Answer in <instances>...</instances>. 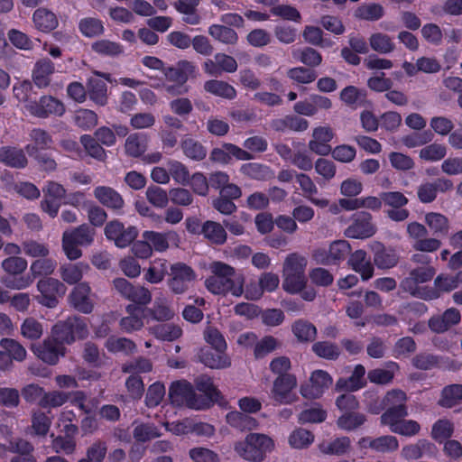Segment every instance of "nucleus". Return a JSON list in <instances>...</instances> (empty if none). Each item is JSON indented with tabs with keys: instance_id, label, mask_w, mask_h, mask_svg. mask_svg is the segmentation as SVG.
I'll return each mask as SVG.
<instances>
[{
	"instance_id": "1",
	"label": "nucleus",
	"mask_w": 462,
	"mask_h": 462,
	"mask_svg": "<svg viewBox=\"0 0 462 462\" xmlns=\"http://www.w3.org/2000/svg\"><path fill=\"white\" fill-rule=\"evenodd\" d=\"M211 274L205 280L207 290L214 295L241 297L244 293L245 276L223 262L215 261L209 265Z\"/></svg>"
},
{
	"instance_id": "2",
	"label": "nucleus",
	"mask_w": 462,
	"mask_h": 462,
	"mask_svg": "<svg viewBox=\"0 0 462 462\" xmlns=\"http://www.w3.org/2000/svg\"><path fill=\"white\" fill-rule=\"evenodd\" d=\"M274 448L273 440L264 434L251 433L235 445L236 452L244 459L261 462Z\"/></svg>"
},
{
	"instance_id": "3",
	"label": "nucleus",
	"mask_w": 462,
	"mask_h": 462,
	"mask_svg": "<svg viewBox=\"0 0 462 462\" xmlns=\"http://www.w3.org/2000/svg\"><path fill=\"white\" fill-rule=\"evenodd\" d=\"M169 396L172 404L186 406L193 410L208 408V400L195 393L193 385L187 381L173 382L169 390Z\"/></svg>"
},
{
	"instance_id": "4",
	"label": "nucleus",
	"mask_w": 462,
	"mask_h": 462,
	"mask_svg": "<svg viewBox=\"0 0 462 462\" xmlns=\"http://www.w3.org/2000/svg\"><path fill=\"white\" fill-rule=\"evenodd\" d=\"M195 66L192 62L182 60L176 68H168L165 72V81L162 88L169 94L177 96L188 92L185 86L189 77L195 72Z\"/></svg>"
},
{
	"instance_id": "5",
	"label": "nucleus",
	"mask_w": 462,
	"mask_h": 462,
	"mask_svg": "<svg viewBox=\"0 0 462 462\" xmlns=\"http://www.w3.org/2000/svg\"><path fill=\"white\" fill-rule=\"evenodd\" d=\"M36 287L39 295L35 296V300L39 304L49 309L55 308L59 303V299L66 293V286L55 278L41 279L38 281Z\"/></svg>"
},
{
	"instance_id": "6",
	"label": "nucleus",
	"mask_w": 462,
	"mask_h": 462,
	"mask_svg": "<svg viewBox=\"0 0 462 462\" xmlns=\"http://www.w3.org/2000/svg\"><path fill=\"white\" fill-rule=\"evenodd\" d=\"M407 395L399 389L389 391L382 401V407L378 409H371L373 413H379L381 409H386L382 416L389 415V420L397 417H406L408 415L406 406Z\"/></svg>"
},
{
	"instance_id": "7",
	"label": "nucleus",
	"mask_w": 462,
	"mask_h": 462,
	"mask_svg": "<svg viewBox=\"0 0 462 462\" xmlns=\"http://www.w3.org/2000/svg\"><path fill=\"white\" fill-rule=\"evenodd\" d=\"M296 386L295 375L277 376L273 383L271 397L281 404H291L298 399L293 392Z\"/></svg>"
},
{
	"instance_id": "8",
	"label": "nucleus",
	"mask_w": 462,
	"mask_h": 462,
	"mask_svg": "<svg viewBox=\"0 0 462 462\" xmlns=\"http://www.w3.org/2000/svg\"><path fill=\"white\" fill-rule=\"evenodd\" d=\"M31 349L41 360L51 365H56L66 353V347L51 335L42 343L33 345Z\"/></svg>"
},
{
	"instance_id": "9",
	"label": "nucleus",
	"mask_w": 462,
	"mask_h": 462,
	"mask_svg": "<svg viewBox=\"0 0 462 462\" xmlns=\"http://www.w3.org/2000/svg\"><path fill=\"white\" fill-rule=\"evenodd\" d=\"M333 383L332 377L324 370L314 371L310 382L300 386V394L304 398L318 399L323 395Z\"/></svg>"
},
{
	"instance_id": "10",
	"label": "nucleus",
	"mask_w": 462,
	"mask_h": 462,
	"mask_svg": "<svg viewBox=\"0 0 462 462\" xmlns=\"http://www.w3.org/2000/svg\"><path fill=\"white\" fill-rule=\"evenodd\" d=\"M171 276L168 285L175 294L184 293L189 283L195 279L193 270L182 263H177L171 266Z\"/></svg>"
},
{
	"instance_id": "11",
	"label": "nucleus",
	"mask_w": 462,
	"mask_h": 462,
	"mask_svg": "<svg viewBox=\"0 0 462 462\" xmlns=\"http://www.w3.org/2000/svg\"><path fill=\"white\" fill-rule=\"evenodd\" d=\"M105 235L107 239L113 240L117 247L128 246L137 236L138 232L134 226L125 227L118 220H113L106 224Z\"/></svg>"
},
{
	"instance_id": "12",
	"label": "nucleus",
	"mask_w": 462,
	"mask_h": 462,
	"mask_svg": "<svg viewBox=\"0 0 462 462\" xmlns=\"http://www.w3.org/2000/svg\"><path fill=\"white\" fill-rule=\"evenodd\" d=\"M375 231L371 214L362 211L354 215L353 222L345 230V235L350 238L365 239L374 236Z\"/></svg>"
},
{
	"instance_id": "13",
	"label": "nucleus",
	"mask_w": 462,
	"mask_h": 462,
	"mask_svg": "<svg viewBox=\"0 0 462 462\" xmlns=\"http://www.w3.org/2000/svg\"><path fill=\"white\" fill-rule=\"evenodd\" d=\"M145 313L151 319L157 322L170 321L176 315L171 300L162 292L156 295L152 305L145 309Z\"/></svg>"
},
{
	"instance_id": "14",
	"label": "nucleus",
	"mask_w": 462,
	"mask_h": 462,
	"mask_svg": "<svg viewBox=\"0 0 462 462\" xmlns=\"http://www.w3.org/2000/svg\"><path fill=\"white\" fill-rule=\"evenodd\" d=\"M70 305L77 310L88 314L94 309V300L91 288L87 282H79L69 295Z\"/></svg>"
},
{
	"instance_id": "15",
	"label": "nucleus",
	"mask_w": 462,
	"mask_h": 462,
	"mask_svg": "<svg viewBox=\"0 0 462 462\" xmlns=\"http://www.w3.org/2000/svg\"><path fill=\"white\" fill-rule=\"evenodd\" d=\"M334 132L329 126H318L313 129L312 139L309 142V148L318 155L326 156L331 152L329 142L334 137Z\"/></svg>"
},
{
	"instance_id": "16",
	"label": "nucleus",
	"mask_w": 462,
	"mask_h": 462,
	"mask_svg": "<svg viewBox=\"0 0 462 462\" xmlns=\"http://www.w3.org/2000/svg\"><path fill=\"white\" fill-rule=\"evenodd\" d=\"M64 111L63 104L51 96H44L38 102L29 105V113L37 117H46L49 115L61 116Z\"/></svg>"
},
{
	"instance_id": "17",
	"label": "nucleus",
	"mask_w": 462,
	"mask_h": 462,
	"mask_svg": "<svg viewBox=\"0 0 462 462\" xmlns=\"http://www.w3.org/2000/svg\"><path fill=\"white\" fill-rule=\"evenodd\" d=\"M389 415L381 416V423L390 428L393 433L405 437H413L420 430V425L413 420H405V417H397L391 420Z\"/></svg>"
},
{
	"instance_id": "18",
	"label": "nucleus",
	"mask_w": 462,
	"mask_h": 462,
	"mask_svg": "<svg viewBox=\"0 0 462 462\" xmlns=\"http://www.w3.org/2000/svg\"><path fill=\"white\" fill-rule=\"evenodd\" d=\"M436 273L434 267L426 265L413 269L402 281V288L412 295L418 293V285L430 281Z\"/></svg>"
},
{
	"instance_id": "19",
	"label": "nucleus",
	"mask_w": 462,
	"mask_h": 462,
	"mask_svg": "<svg viewBox=\"0 0 462 462\" xmlns=\"http://www.w3.org/2000/svg\"><path fill=\"white\" fill-rule=\"evenodd\" d=\"M436 447L427 439H419L415 443L404 445L401 450V457L408 461L417 460L423 457H433Z\"/></svg>"
},
{
	"instance_id": "20",
	"label": "nucleus",
	"mask_w": 462,
	"mask_h": 462,
	"mask_svg": "<svg viewBox=\"0 0 462 462\" xmlns=\"http://www.w3.org/2000/svg\"><path fill=\"white\" fill-rule=\"evenodd\" d=\"M144 240H147L151 244L152 251L159 253L165 252L169 248V242L178 244L180 241L179 235L173 231L168 232H156V231H144L142 235Z\"/></svg>"
},
{
	"instance_id": "21",
	"label": "nucleus",
	"mask_w": 462,
	"mask_h": 462,
	"mask_svg": "<svg viewBox=\"0 0 462 462\" xmlns=\"http://www.w3.org/2000/svg\"><path fill=\"white\" fill-rule=\"evenodd\" d=\"M93 194L96 199L107 208L120 210L125 206L123 197L111 187L97 186L95 188Z\"/></svg>"
},
{
	"instance_id": "22",
	"label": "nucleus",
	"mask_w": 462,
	"mask_h": 462,
	"mask_svg": "<svg viewBox=\"0 0 462 462\" xmlns=\"http://www.w3.org/2000/svg\"><path fill=\"white\" fill-rule=\"evenodd\" d=\"M348 264L361 275L364 281L371 279L374 275V265L364 250L355 251L348 259Z\"/></svg>"
},
{
	"instance_id": "23",
	"label": "nucleus",
	"mask_w": 462,
	"mask_h": 462,
	"mask_svg": "<svg viewBox=\"0 0 462 462\" xmlns=\"http://www.w3.org/2000/svg\"><path fill=\"white\" fill-rule=\"evenodd\" d=\"M461 320V315L458 310L455 308L448 309L441 316L433 317L429 320V327L437 333H442L450 327L457 325Z\"/></svg>"
},
{
	"instance_id": "24",
	"label": "nucleus",
	"mask_w": 462,
	"mask_h": 462,
	"mask_svg": "<svg viewBox=\"0 0 462 462\" xmlns=\"http://www.w3.org/2000/svg\"><path fill=\"white\" fill-rule=\"evenodd\" d=\"M374 251V262L380 269H389L394 267L399 260L395 250L385 248L381 243L375 242L372 245Z\"/></svg>"
},
{
	"instance_id": "25",
	"label": "nucleus",
	"mask_w": 462,
	"mask_h": 462,
	"mask_svg": "<svg viewBox=\"0 0 462 462\" xmlns=\"http://www.w3.org/2000/svg\"><path fill=\"white\" fill-rule=\"evenodd\" d=\"M89 270V265L84 262L64 263L60 267V276L69 285L79 284L83 275Z\"/></svg>"
},
{
	"instance_id": "26",
	"label": "nucleus",
	"mask_w": 462,
	"mask_h": 462,
	"mask_svg": "<svg viewBox=\"0 0 462 462\" xmlns=\"http://www.w3.org/2000/svg\"><path fill=\"white\" fill-rule=\"evenodd\" d=\"M296 180L302 190L303 196L312 204L321 208L328 205V199L314 197L318 193V188L310 176L299 173L296 174Z\"/></svg>"
},
{
	"instance_id": "27",
	"label": "nucleus",
	"mask_w": 462,
	"mask_h": 462,
	"mask_svg": "<svg viewBox=\"0 0 462 462\" xmlns=\"http://www.w3.org/2000/svg\"><path fill=\"white\" fill-rule=\"evenodd\" d=\"M148 332L162 341L177 340L183 333L180 325L168 321L149 327Z\"/></svg>"
},
{
	"instance_id": "28",
	"label": "nucleus",
	"mask_w": 462,
	"mask_h": 462,
	"mask_svg": "<svg viewBox=\"0 0 462 462\" xmlns=\"http://www.w3.org/2000/svg\"><path fill=\"white\" fill-rule=\"evenodd\" d=\"M365 368L362 365H356L354 368V371L352 373V375L346 379V378H340L337 380L336 383V390L337 392L340 391H356L361 388H363L365 383Z\"/></svg>"
},
{
	"instance_id": "29",
	"label": "nucleus",
	"mask_w": 462,
	"mask_h": 462,
	"mask_svg": "<svg viewBox=\"0 0 462 462\" xmlns=\"http://www.w3.org/2000/svg\"><path fill=\"white\" fill-rule=\"evenodd\" d=\"M0 162L13 168H24L28 162L23 149L11 146L0 148Z\"/></svg>"
},
{
	"instance_id": "30",
	"label": "nucleus",
	"mask_w": 462,
	"mask_h": 462,
	"mask_svg": "<svg viewBox=\"0 0 462 462\" xmlns=\"http://www.w3.org/2000/svg\"><path fill=\"white\" fill-rule=\"evenodd\" d=\"M398 370V364L393 361H389L385 363L383 367L370 370L367 374V378L371 383L376 384H387L393 381L395 373Z\"/></svg>"
},
{
	"instance_id": "31",
	"label": "nucleus",
	"mask_w": 462,
	"mask_h": 462,
	"mask_svg": "<svg viewBox=\"0 0 462 462\" xmlns=\"http://www.w3.org/2000/svg\"><path fill=\"white\" fill-rule=\"evenodd\" d=\"M148 146V136L145 134L134 133L125 140V153L133 158H138L144 154Z\"/></svg>"
},
{
	"instance_id": "32",
	"label": "nucleus",
	"mask_w": 462,
	"mask_h": 462,
	"mask_svg": "<svg viewBox=\"0 0 462 462\" xmlns=\"http://www.w3.org/2000/svg\"><path fill=\"white\" fill-rule=\"evenodd\" d=\"M29 135L32 143L27 144L25 150L30 156H36L39 150L48 149L51 145V137L42 129H32Z\"/></svg>"
},
{
	"instance_id": "33",
	"label": "nucleus",
	"mask_w": 462,
	"mask_h": 462,
	"mask_svg": "<svg viewBox=\"0 0 462 462\" xmlns=\"http://www.w3.org/2000/svg\"><path fill=\"white\" fill-rule=\"evenodd\" d=\"M138 308L134 305L126 307L127 316L119 321L121 329L125 333H133L141 330L144 326L143 317L137 313Z\"/></svg>"
},
{
	"instance_id": "34",
	"label": "nucleus",
	"mask_w": 462,
	"mask_h": 462,
	"mask_svg": "<svg viewBox=\"0 0 462 462\" xmlns=\"http://www.w3.org/2000/svg\"><path fill=\"white\" fill-rule=\"evenodd\" d=\"M339 97L345 105L356 109L365 105L366 91L354 86H348L341 90Z\"/></svg>"
},
{
	"instance_id": "35",
	"label": "nucleus",
	"mask_w": 462,
	"mask_h": 462,
	"mask_svg": "<svg viewBox=\"0 0 462 462\" xmlns=\"http://www.w3.org/2000/svg\"><path fill=\"white\" fill-rule=\"evenodd\" d=\"M167 273V260L157 258L150 262L149 267L144 271L143 278L152 284H157L163 281Z\"/></svg>"
},
{
	"instance_id": "36",
	"label": "nucleus",
	"mask_w": 462,
	"mask_h": 462,
	"mask_svg": "<svg viewBox=\"0 0 462 462\" xmlns=\"http://www.w3.org/2000/svg\"><path fill=\"white\" fill-rule=\"evenodd\" d=\"M35 27L42 32H51L57 28L59 22L54 13L45 8L37 9L32 15Z\"/></svg>"
},
{
	"instance_id": "37",
	"label": "nucleus",
	"mask_w": 462,
	"mask_h": 462,
	"mask_svg": "<svg viewBox=\"0 0 462 462\" xmlns=\"http://www.w3.org/2000/svg\"><path fill=\"white\" fill-rule=\"evenodd\" d=\"M435 291H430L424 296L426 300H433L439 297L440 292H448L458 287L456 275L439 274L434 281Z\"/></svg>"
},
{
	"instance_id": "38",
	"label": "nucleus",
	"mask_w": 462,
	"mask_h": 462,
	"mask_svg": "<svg viewBox=\"0 0 462 462\" xmlns=\"http://www.w3.org/2000/svg\"><path fill=\"white\" fill-rule=\"evenodd\" d=\"M240 172L250 179L256 180H268L273 178L274 173L267 165L257 162H247L240 167Z\"/></svg>"
},
{
	"instance_id": "39",
	"label": "nucleus",
	"mask_w": 462,
	"mask_h": 462,
	"mask_svg": "<svg viewBox=\"0 0 462 462\" xmlns=\"http://www.w3.org/2000/svg\"><path fill=\"white\" fill-rule=\"evenodd\" d=\"M199 359L206 366L212 369H225L231 365V359L225 352L214 354L209 350L202 349Z\"/></svg>"
},
{
	"instance_id": "40",
	"label": "nucleus",
	"mask_w": 462,
	"mask_h": 462,
	"mask_svg": "<svg viewBox=\"0 0 462 462\" xmlns=\"http://www.w3.org/2000/svg\"><path fill=\"white\" fill-rule=\"evenodd\" d=\"M425 224L432 231L433 234L446 236L450 229L448 218L441 213L429 212L424 217Z\"/></svg>"
},
{
	"instance_id": "41",
	"label": "nucleus",
	"mask_w": 462,
	"mask_h": 462,
	"mask_svg": "<svg viewBox=\"0 0 462 462\" xmlns=\"http://www.w3.org/2000/svg\"><path fill=\"white\" fill-rule=\"evenodd\" d=\"M204 89L214 96L226 99H234L236 97V90L235 88L222 80H208L204 84Z\"/></svg>"
},
{
	"instance_id": "42",
	"label": "nucleus",
	"mask_w": 462,
	"mask_h": 462,
	"mask_svg": "<svg viewBox=\"0 0 462 462\" xmlns=\"http://www.w3.org/2000/svg\"><path fill=\"white\" fill-rule=\"evenodd\" d=\"M54 72L53 63L44 59L35 64L33 69V81L39 88L47 87L50 83V76Z\"/></svg>"
},
{
	"instance_id": "43",
	"label": "nucleus",
	"mask_w": 462,
	"mask_h": 462,
	"mask_svg": "<svg viewBox=\"0 0 462 462\" xmlns=\"http://www.w3.org/2000/svg\"><path fill=\"white\" fill-rule=\"evenodd\" d=\"M201 233L212 244L222 245L226 240V232L217 222L206 221L201 227Z\"/></svg>"
},
{
	"instance_id": "44",
	"label": "nucleus",
	"mask_w": 462,
	"mask_h": 462,
	"mask_svg": "<svg viewBox=\"0 0 462 462\" xmlns=\"http://www.w3.org/2000/svg\"><path fill=\"white\" fill-rule=\"evenodd\" d=\"M291 329L297 339L302 342L312 341L317 335L316 327L310 321L301 319L294 321Z\"/></svg>"
},
{
	"instance_id": "45",
	"label": "nucleus",
	"mask_w": 462,
	"mask_h": 462,
	"mask_svg": "<svg viewBox=\"0 0 462 462\" xmlns=\"http://www.w3.org/2000/svg\"><path fill=\"white\" fill-rule=\"evenodd\" d=\"M105 347L113 354L123 353L127 355L134 351L135 344L126 337L111 336L106 339Z\"/></svg>"
},
{
	"instance_id": "46",
	"label": "nucleus",
	"mask_w": 462,
	"mask_h": 462,
	"mask_svg": "<svg viewBox=\"0 0 462 462\" xmlns=\"http://www.w3.org/2000/svg\"><path fill=\"white\" fill-rule=\"evenodd\" d=\"M90 98L97 104L104 106L107 100V88L104 80L98 78H90L88 82Z\"/></svg>"
},
{
	"instance_id": "47",
	"label": "nucleus",
	"mask_w": 462,
	"mask_h": 462,
	"mask_svg": "<svg viewBox=\"0 0 462 462\" xmlns=\"http://www.w3.org/2000/svg\"><path fill=\"white\" fill-rule=\"evenodd\" d=\"M314 435L302 428L294 430L288 438L291 448L295 449H303L309 448L314 441Z\"/></svg>"
},
{
	"instance_id": "48",
	"label": "nucleus",
	"mask_w": 462,
	"mask_h": 462,
	"mask_svg": "<svg viewBox=\"0 0 462 462\" xmlns=\"http://www.w3.org/2000/svg\"><path fill=\"white\" fill-rule=\"evenodd\" d=\"M195 385L198 391L204 393L203 398L208 400V407L218 400L220 393L217 391L210 377L207 375L199 376L195 380Z\"/></svg>"
},
{
	"instance_id": "49",
	"label": "nucleus",
	"mask_w": 462,
	"mask_h": 462,
	"mask_svg": "<svg viewBox=\"0 0 462 462\" xmlns=\"http://www.w3.org/2000/svg\"><path fill=\"white\" fill-rule=\"evenodd\" d=\"M184 154L194 161H202L207 156V149L198 141L186 137L181 141Z\"/></svg>"
},
{
	"instance_id": "50",
	"label": "nucleus",
	"mask_w": 462,
	"mask_h": 462,
	"mask_svg": "<svg viewBox=\"0 0 462 462\" xmlns=\"http://www.w3.org/2000/svg\"><path fill=\"white\" fill-rule=\"evenodd\" d=\"M308 259L306 256L298 253L288 254L284 260L282 272L305 274Z\"/></svg>"
},
{
	"instance_id": "51",
	"label": "nucleus",
	"mask_w": 462,
	"mask_h": 462,
	"mask_svg": "<svg viewBox=\"0 0 462 462\" xmlns=\"http://www.w3.org/2000/svg\"><path fill=\"white\" fill-rule=\"evenodd\" d=\"M63 235H68L72 241L81 246H88L93 243L95 232L87 225H81L74 229L66 230Z\"/></svg>"
},
{
	"instance_id": "52",
	"label": "nucleus",
	"mask_w": 462,
	"mask_h": 462,
	"mask_svg": "<svg viewBox=\"0 0 462 462\" xmlns=\"http://www.w3.org/2000/svg\"><path fill=\"white\" fill-rule=\"evenodd\" d=\"M371 48L379 53L387 54L394 51L395 44L392 38L383 32H374L369 38Z\"/></svg>"
},
{
	"instance_id": "53",
	"label": "nucleus",
	"mask_w": 462,
	"mask_h": 462,
	"mask_svg": "<svg viewBox=\"0 0 462 462\" xmlns=\"http://www.w3.org/2000/svg\"><path fill=\"white\" fill-rule=\"evenodd\" d=\"M43 332V325L32 317L26 318L21 324V335L26 339L37 340Z\"/></svg>"
},
{
	"instance_id": "54",
	"label": "nucleus",
	"mask_w": 462,
	"mask_h": 462,
	"mask_svg": "<svg viewBox=\"0 0 462 462\" xmlns=\"http://www.w3.org/2000/svg\"><path fill=\"white\" fill-rule=\"evenodd\" d=\"M282 288L289 293H298L305 287L307 278L305 274L282 272Z\"/></svg>"
},
{
	"instance_id": "55",
	"label": "nucleus",
	"mask_w": 462,
	"mask_h": 462,
	"mask_svg": "<svg viewBox=\"0 0 462 462\" xmlns=\"http://www.w3.org/2000/svg\"><path fill=\"white\" fill-rule=\"evenodd\" d=\"M51 335L63 346L64 344H72L75 341L72 328L69 319L64 321L57 322L51 328Z\"/></svg>"
},
{
	"instance_id": "56",
	"label": "nucleus",
	"mask_w": 462,
	"mask_h": 462,
	"mask_svg": "<svg viewBox=\"0 0 462 462\" xmlns=\"http://www.w3.org/2000/svg\"><path fill=\"white\" fill-rule=\"evenodd\" d=\"M97 142L96 138L89 134H83L80 137V143L88 154L97 161L103 162L106 158V152Z\"/></svg>"
},
{
	"instance_id": "57",
	"label": "nucleus",
	"mask_w": 462,
	"mask_h": 462,
	"mask_svg": "<svg viewBox=\"0 0 462 462\" xmlns=\"http://www.w3.org/2000/svg\"><path fill=\"white\" fill-rule=\"evenodd\" d=\"M383 7L379 4L362 5L355 11L356 18L366 21H377L383 16Z\"/></svg>"
},
{
	"instance_id": "58",
	"label": "nucleus",
	"mask_w": 462,
	"mask_h": 462,
	"mask_svg": "<svg viewBox=\"0 0 462 462\" xmlns=\"http://www.w3.org/2000/svg\"><path fill=\"white\" fill-rule=\"evenodd\" d=\"M208 33L214 39L226 44H235L238 40L237 33L233 29L220 24L211 25L208 28Z\"/></svg>"
},
{
	"instance_id": "59",
	"label": "nucleus",
	"mask_w": 462,
	"mask_h": 462,
	"mask_svg": "<svg viewBox=\"0 0 462 462\" xmlns=\"http://www.w3.org/2000/svg\"><path fill=\"white\" fill-rule=\"evenodd\" d=\"M292 56L297 60L310 67H317L322 61V57L316 50L307 47L304 49H294Z\"/></svg>"
},
{
	"instance_id": "60",
	"label": "nucleus",
	"mask_w": 462,
	"mask_h": 462,
	"mask_svg": "<svg viewBox=\"0 0 462 462\" xmlns=\"http://www.w3.org/2000/svg\"><path fill=\"white\" fill-rule=\"evenodd\" d=\"M32 91V84L29 80H23L14 83L13 86L14 97L24 105V108L29 112V105L35 103L30 98Z\"/></svg>"
},
{
	"instance_id": "61",
	"label": "nucleus",
	"mask_w": 462,
	"mask_h": 462,
	"mask_svg": "<svg viewBox=\"0 0 462 462\" xmlns=\"http://www.w3.org/2000/svg\"><path fill=\"white\" fill-rule=\"evenodd\" d=\"M51 419L43 411H37L32 415V430L36 436L44 437L51 426Z\"/></svg>"
},
{
	"instance_id": "62",
	"label": "nucleus",
	"mask_w": 462,
	"mask_h": 462,
	"mask_svg": "<svg viewBox=\"0 0 462 462\" xmlns=\"http://www.w3.org/2000/svg\"><path fill=\"white\" fill-rule=\"evenodd\" d=\"M0 346L7 353V355L18 362H22L26 358V349L16 340L12 338H2Z\"/></svg>"
},
{
	"instance_id": "63",
	"label": "nucleus",
	"mask_w": 462,
	"mask_h": 462,
	"mask_svg": "<svg viewBox=\"0 0 462 462\" xmlns=\"http://www.w3.org/2000/svg\"><path fill=\"white\" fill-rule=\"evenodd\" d=\"M446 154V146L436 143L424 146L419 152L420 159L426 162H439L442 160Z\"/></svg>"
},
{
	"instance_id": "64",
	"label": "nucleus",
	"mask_w": 462,
	"mask_h": 462,
	"mask_svg": "<svg viewBox=\"0 0 462 462\" xmlns=\"http://www.w3.org/2000/svg\"><path fill=\"white\" fill-rule=\"evenodd\" d=\"M460 400H462V384H451L443 389L439 404L451 408Z\"/></svg>"
}]
</instances>
